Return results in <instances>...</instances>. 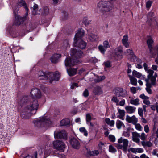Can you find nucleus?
I'll return each instance as SVG.
<instances>
[{"label":"nucleus","mask_w":158,"mask_h":158,"mask_svg":"<svg viewBox=\"0 0 158 158\" xmlns=\"http://www.w3.org/2000/svg\"><path fill=\"white\" fill-rule=\"evenodd\" d=\"M129 151H131L133 153H136V148H131L129 149Z\"/></svg>","instance_id":"63"},{"label":"nucleus","mask_w":158,"mask_h":158,"mask_svg":"<svg viewBox=\"0 0 158 158\" xmlns=\"http://www.w3.org/2000/svg\"><path fill=\"white\" fill-rule=\"evenodd\" d=\"M130 90L132 93L135 94L136 93V88L135 87H132L130 88Z\"/></svg>","instance_id":"64"},{"label":"nucleus","mask_w":158,"mask_h":158,"mask_svg":"<svg viewBox=\"0 0 158 158\" xmlns=\"http://www.w3.org/2000/svg\"><path fill=\"white\" fill-rule=\"evenodd\" d=\"M152 3V2L151 1H148L146 3V7L147 8H149L151 6Z\"/></svg>","instance_id":"57"},{"label":"nucleus","mask_w":158,"mask_h":158,"mask_svg":"<svg viewBox=\"0 0 158 158\" xmlns=\"http://www.w3.org/2000/svg\"><path fill=\"white\" fill-rule=\"evenodd\" d=\"M78 63L77 60L72 59L70 57H67L65 60V64L66 66H71L77 64Z\"/></svg>","instance_id":"13"},{"label":"nucleus","mask_w":158,"mask_h":158,"mask_svg":"<svg viewBox=\"0 0 158 158\" xmlns=\"http://www.w3.org/2000/svg\"><path fill=\"white\" fill-rule=\"evenodd\" d=\"M93 92L96 95H100L103 92L102 87L99 86H96L94 88Z\"/></svg>","instance_id":"25"},{"label":"nucleus","mask_w":158,"mask_h":158,"mask_svg":"<svg viewBox=\"0 0 158 158\" xmlns=\"http://www.w3.org/2000/svg\"><path fill=\"white\" fill-rule=\"evenodd\" d=\"M132 134L133 141L137 143H139L140 141V134L136 132H132Z\"/></svg>","instance_id":"20"},{"label":"nucleus","mask_w":158,"mask_h":158,"mask_svg":"<svg viewBox=\"0 0 158 158\" xmlns=\"http://www.w3.org/2000/svg\"><path fill=\"white\" fill-rule=\"evenodd\" d=\"M126 52L127 53H128L130 55L133 56L134 55V53L132 50L130 49H127L126 50Z\"/></svg>","instance_id":"61"},{"label":"nucleus","mask_w":158,"mask_h":158,"mask_svg":"<svg viewBox=\"0 0 158 158\" xmlns=\"http://www.w3.org/2000/svg\"><path fill=\"white\" fill-rule=\"evenodd\" d=\"M79 130L81 132L83 133L85 136H87L88 133L85 128L81 127L79 129Z\"/></svg>","instance_id":"46"},{"label":"nucleus","mask_w":158,"mask_h":158,"mask_svg":"<svg viewBox=\"0 0 158 158\" xmlns=\"http://www.w3.org/2000/svg\"><path fill=\"white\" fill-rule=\"evenodd\" d=\"M118 112L119 114V118L121 119H123L125 114V112L124 110H121L119 109H118Z\"/></svg>","instance_id":"38"},{"label":"nucleus","mask_w":158,"mask_h":158,"mask_svg":"<svg viewBox=\"0 0 158 158\" xmlns=\"http://www.w3.org/2000/svg\"><path fill=\"white\" fill-rule=\"evenodd\" d=\"M83 23L85 25L87 26L90 24V21L88 20L87 17H85L84 18Z\"/></svg>","instance_id":"44"},{"label":"nucleus","mask_w":158,"mask_h":158,"mask_svg":"<svg viewBox=\"0 0 158 158\" xmlns=\"http://www.w3.org/2000/svg\"><path fill=\"white\" fill-rule=\"evenodd\" d=\"M70 55L73 58L76 59L81 58L83 56V53L79 49L72 48L70 50Z\"/></svg>","instance_id":"8"},{"label":"nucleus","mask_w":158,"mask_h":158,"mask_svg":"<svg viewBox=\"0 0 158 158\" xmlns=\"http://www.w3.org/2000/svg\"><path fill=\"white\" fill-rule=\"evenodd\" d=\"M148 40L147 41V43L148 45V47H152V44L153 43L154 41L152 38L150 36H148Z\"/></svg>","instance_id":"34"},{"label":"nucleus","mask_w":158,"mask_h":158,"mask_svg":"<svg viewBox=\"0 0 158 158\" xmlns=\"http://www.w3.org/2000/svg\"><path fill=\"white\" fill-rule=\"evenodd\" d=\"M63 44V46H64V48H66L67 47H69V41L67 40H65L64 41Z\"/></svg>","instance_id":"52"},{"label":"nucleus","mask_w":158,"mask_h":158,"mask_svg":"<svg viewBox=\"0 0 158 158\" xmlns=\"http://www.w3.org/2000/svg\"><path fill=\"white\" fill-rule=\"evenodd\" d=\"M27 15L26 14V16L23 17L20 16L19 15H16L14 23V24L16 26H19L23 23L26 20Z\"/></svg>","instance_id":"12"},{"label":"nucleus","mask_w":158,"mask_h":158,"mask_svg":"<svg viewBox=\"0 0 158 158\" xmlns=\"http://www.w3.org/2000/svg\"><path fill=\"white\" fill-rule=\"evenodd\" d=\"M138 113L139 114L141 117H143V110L142 108H139L138 109Z\"/></svg>","instance_id":"58"},{"label":"nucleus","mask_w":158,"mask_h":158,"mask_svg":"<svg viewBox=\"0 0 158 158\" xmlns=\"http://www.w3.org/2000/svg\"><path fill=\"white\" fill-rule=\"evenodd\" d=\"M115 95L117 97H125L126 94V91L123 90L121 88H117L115 90Z\"/></svg>","instance_id":"14"},{"label":"nucleus","mask_w":158,"mask_h":158,"mask_svg":"<svg viewBox=\"0 0 158 158\" xmlns=\"http://www.w3.org/2000/svg\"><path fill=\"white\" fill-rule=\"evenodd\" d=\"M123 136L126 137H129L130 135V131H124L123 134Z\"/></svg>","instance_id":"56"},{"label":"nucleus","mask_w":158,"mask_h":158,"mask_svg":"<svg viewBox=\"0 0 158 158\" xmlns=\"http://www.w3.org/2000/svg\"><path fill=\"white\" fill-rule=\"evenodd\" d=\"M54 136L55 138L59 139H66L67 137L66 133L64 130H56L54 132Z\"/></svg>","instance_id":"9"},{"label":"nucleus","mask_w":158,"mask_h":158,"mask_svg":"<svg viewBox=\"0 0 158 158\" xmlns=\"http://www.w3.org/2000/svg\"><path fill=\"white\" fill-rule=\"evenodd\" d=\"M98 7L102 11L108 12L112 9L113 5L110 2L107 1H101L98 4Z\"/></svg>","instance_id":"4"},{"label":"nucleus","mask_w":158,"mask_h":158,"mask_svg":"<svg viewBox=\"0 0 158 158\" xmlns=\"http://www.w3.org/2000/svg\"><path fill=\"white\" fill-rule=\"evenodd\" d=\"M92 117L90 115V114H86V121L87 124L89 123V122L91 120Z\"/></svg>","instance_id":"50"},{"label":"nucleus","mask_w":158,"mask_h":158,"mask_svg":"<svg viewBox=\"0 0 158 158\" xmlns=\"http://www.w3.org/2000/svg\"><path fill=\"white\" fill-rule=\"evenodd\" d=\"M34 125L37 127L48 126L51 123L50 120L47 117L40 118L34 121Z\"/></svg>","instance_id":"2"},{"label":"nucleus","mask_w":158,"mask_h":158,"mask_svg":"<svg viewBox=\"0 0 158 158\" xmlns=\"http://www.w3.org/2000/svg\"><path fill=\"white\" fill-rule=\"evenodd\" d=\"M88 153L91 156H97L99 152L98 150H94L89 151Z\"/></svg>","instance_id":"37"},{"label":"nucleus","mask_w":158,"mask_h":158,"mask_svg":"<svg viewBox=\"0 0 158 158\" xmlns=\"http://www.w3.org/2000/svg\"><path fill=\"white\" fill-rule=\"evenodd\" d=\"M154 16L153 13L152 12H149L148 15V20L149 21H152V24H155V22L156 23V25H157V22L156 21H155L153 20L152 19V18Z\"/></svg>","instance_id":"29"},{"label":"nucleus","mask_w":158,"mask_h":158,"mask_svg":"<svg viewBox=\"0 0 158 158\" xmlns=\"http://www.w3.org/2000/svg\"><path fill=\"white\" fill-rule=\"evenodd\" d=\"M139 100L138 98L134 99L131 98L130 100V103L132 105L137 106L139 104Z\"/></svg>","instance_id":"33"},{"label":"nucleus","mask_w":158,"mask_h":158,"mask_svg":"<svg viewBox=\"0 0 158 158\" xmlns=\"http://www.w3.org/2000/svg\"><path fill=\"white\" fill-rule=\"evenodd\" d=\"M49 10L47 6H44L40 9V12L39 13H41L43 15H46L49 13Z\"/></svg>","instance_id":"24"},{"label":"nucleus","mask_w":158,"mask_h":158,"mask_svg":"<svg viewBox=\"0 0 158 158\" xmlns=\"http://www.w3.org/2000/svg\"><path fill=\"white\" fill-rule=\"evenodd\" d=\"M130 81L132 85H135L137 84V80L134 77H131Z\"/></svg>","instance_id":"43"},{"label":"nucleus","mask_w":158,"mask_h":158,"mask_svg":"<svg viewBox=\"0 0 158 158\" xmlns=\"http://www.w3.org/2000/svg\"><path fill=\"white\" fill-rule=\"evenodd\" d=\"M104 48L106 49L110 47V44L109 42L106 40L103 43V45Z\"/></svg>","instance_id":"48"},{"label":"nucleus","mask_w":158,"mask_h":158,"mask_svg":"<svg viewBox=\"0 0 158 158\" xmlns=\"http://www.w3.org/2000/svg\"><path fill=\"white\" fill-rule=\"evenodd\" d=\"M122 41L123 45L126 48L129 47V43L128 42V36L127 35H125L123 37Z\"/></svg>","instance_id":"22"},{"label":"nucleus","mask_w":158,"mask_h":158,"mask_svg":"<svg viewBox=\"0 0 158 158\" xmlns=\"http://www.w3.org/2000/svg\"><path fill=\"white\" fill-rule=\"evenodd\" d=\"M83 95L85 97H87L89 96V93L87 89H85L83 93Z\"/></svg>","instance_id":"59"},{"label":"nucleus","mask_w":158,"mask_h":158,"mask_svg":"<svg viewBox=\"0 0 158 158\" xmlns=\"http://www.w3.org/2000/svg\"><path fill=\"white\" fill-rule=\"evenodd\" d=\"M53 147L55 149L64 152L65 147V144L62 141L56 140L53 142Z\"/></svg>","instance_id":"6"},{"label":"nucleus","mask_w":158,"mask_h":158,"mask_svg":"<svg viewBox=\"0 0 158 158\" xmlns=\"http://www.w3.org/2000/svg\"><path fill=\"white\" fill-rule=\"evenodd\" d=\"M125 103V100L124 99H123L122 100L119 102H118V104L117 105L118 106L119 105L121 106H123Z\"/></svg>","instance_id":"55"},{"label":"nucleus","mask_w":158,"mask_h":158,"mask_svg":"<svg viewBox=\"0 0 158 158\" xmlns=\"http://www.w3.org/2000/svg\"><path fill=\"white\" fill-rule=\"evenodd\" d=\"M140 137L141 140H142L143 141H144V140H145L147 138V136L144 133H142Z\"/></svg>","instance_id":"54"},{"label":"nucleus","mask_w":158,"mask_h":158,"mask_svg":"<svg viewBox=\"0 0 158 158\" xmlns=\"http://www.w3.org/2000/svg\"><path fill=\"white\" fill-rule=\"evenodd\" d=\"M51 150L50 148H47L45 149L44 151V158H46L47 156H48L51 153Z\"/></svg>","instance_id":"41"},{"label":"nucleus","mask_w":158,"mask_h":158,"mask_svg":"<svg viewBox=\"0 0 158 158\" xmlns=\"http://www.w3.org/2000/svg\"><path fill=\"white\" fill-rule=\"evenodd\" d=\"M70 123V121L68 118L63 119L60 122V126H66L68 125Z\"/></svg>","instance_id":"35"},{"label":"nucleus","mask_w":158,"mask_h":158,"mask_svg":"<svg viewBox=\"0 0 158 158\" xmlns=\"http://www.w3.org/2000/svg\"><path fill=\"white\" fill-rule=\"evenodd\" d=\"M116 125L117 128L118 129H120L122 126L124 127V125L122 122L119 120L117 121Z\"/></svg>","instance_id":"40"},{"label":"nucleus","mask_w":158,"mask_h":158,"mask_svg":"<svg viewBox=\"0 0 158 158\" xmlns=\"http://www.w3.org/2000/svg\"><path fill=\"white\" fill-rule=\"evenodd\" d=\"M19 103L21 105L27 104L20 113L21 118L24 119H28L31 116L32 114L31 112L35 110L36 112L39 106L36 99L34 98L29 99L27 97L22 98L19 102Z\"/></svg>","instance_id":"1"},{"label":"nucleus","mask_w":158,"mask_h":158,"mask_svg":"<svg viewBox=\"0 0 158 158\" xmlns=\"http://www.w3.org/2000/svg\"><path fill=\"white\" fill-rule=\"evenodd\" d=\"M61 57V55L59 54H55L53 55L50 58L51 62L54 64L58 62V60Z\"/></svg>","instance_id":"21"},{"label":"nucleus","mask_w":158,"mask_h":158,"mask_svg":"<svg viewBox=\"0 0 158 158\" xmlns=\"http://www.w3.org/2000/svg\"><path fill=\"white\" fill-rule=\"evenodd\" d=\"M132 74L134 76L138 78L142 76L141 73L135 70L133 71Z\"/></svg>","instance_id":"39"},{"label":"nucleus","mask_w":158,"mask_h":158,"mask_svg":"<svg viewBox=\"0 0 158 158\" xmlns=\"http://www.w3.org/2000/svg\"><path fill=\"white\" fill-rule=\"evenodd\" d=\"M47 73H44L41 71H40L37 74L36 77L40 80H46L48 79V77L47 76Z\"/></svg>","instance_id":"19"},{"label":"nucleus","mask_w":158,"mask_h":158,"mask_svg":"<svg viewBox=\"0 0 158 158\" xmlns=\"http://www.w3.org/2000/svg\"><path fill=\"white\" fill-rule=\"evenodd\" d=\"M98 48L101 52L103 54H104L105 51L107 49L106 48H104V47L102 45H101L98 46Z\"/></svg>","instance_id":"42"},{"label":"nucleus","mask_w":158,"mask_h":158,"mask_svg":"<svg viewBox=\"0 0 158 158\" xmlns=\"http://www.w3.org/2000/svg\"><path fill=\"white\" fill-rule=\"evenodd\" d=\"M85 33L84 31L82 29L79 28L75 35L74 40L78 39H80V38L84 36Z\"/></svg>","instance_id":"17"},{"label":"nucleus","mask_w":158,"mask_h":158,"mask_svg":"<svg viewBox=\"0 0 158 158\" xmlns=\"http://www.w3.org/2000/svg\"><path fill=\"white\" fill-rule=\"evenodd\" d=\"M105 78V77L104 76H102L98 77L95 80V81L97 82H100L102 80H104Z\"/></svg>","instance_id":"45"},{"label":"nucleus","mask_w":158,"mask_h":158,"mask_svg":"<svg viewBox=\"0 0 158 158\" xmlns=\"http://www.w3.org/2000/svg\"><path fill=\"white\" fill-rule=\"evenodd\" d=\"M145 81L146 82V90L147 92L149 94H151L152 93V91L150 88L151 87V85H153L151 83V81L148 78H146L145 79Z\"/></svg>","instance_id":"16"},{"label":"nucleus","mask_w":158,"mask_h":158,"mask_svg":"<svg viewBox=\"0 0 158 158\" xmlns=\"http://www.w3.org/2000/svg\"><path fill=\"white\" fill-rule=\"evenodd\" d=\"M73 46L81 49H85L86 45V43L81 39H74Z\"/></svg>","instance_id":"10"},{"label":"nucleus","mask_w":158,"mask_h":158,"mask_svg":"<svg viewBox=\"0 0 158 158\" xmlns=\"http://www.w3.org/2000/svg\"><path fill=\"white\" fill-rule=\"evenodd\" d=\"M69 142L72 147L74 149H79L81 145L79 141L76 138L73 137L69 138Z\"/></svg>","instance_id":"11"},{"label":"nucleus","mask_w":158,"mask_h":158,"mask_svg":"<svg viewBox=\"0 0 158 158\" xmlns=\"http://www.w3.org/2000/svg\"><path fill=\"white\" fill-rule=\"evenodd\" d=\"M143 67L145 70L148 74L147 75V78L150 80L152 85L155 84L156 82V78L157 76V74L155 73L154 75V71L151 69H148V65L146 63L143 64Z\"/></svg>","instance_id":"3"},{"label":"nucleus","mask_w":158,"mask_h":158,"mask_svg":"<svg viewBox=\"0 0 158 158\" xmlns=\"http://www.w3.org/2000/svg\"><path fill=\"white\" fill-rule=\"evenodd\" d=\"M142 145L144 147H151L153 145V144L150 141H142L141 142Z\"/></svg>","instance_id":"31"},{"label":"nucleus","mask_w":158,"mask_h":158,"mask_svg":"<svg viewBox=\"0 0 158 158\" xmlns=\"http://www.w3.org/2000/svg\"><path fill=\"white\" fill-rule=\"evenodd\" d=\"M48 79H49L50 82L52 83L53 81H58L60 77V73L57 71L55 73L50 72L47 74Z\"/></svg>","instance_id":"7"},{"label":"nucleus","mask_w":158,"mask_h":158,"mask_svg":"<svg viewBox=\"0 0 158 158\" xmlns=\"http://www.w3.org/2000/svg\"><path fill=\"white\" fill-rule=\"evenodd\" d=\"M126 120L129 123H132L133 124H135L138 122L137 118L134 115L130 117L129 115H127Z\"/></svg>","instance_id":"18"},{"label":"nucleus","mask_w":158,"mask_h":158,"mask_svg":"<svg viewBox=\"0 0 158 158\" xmlns=\"http://www.w3.org/2000/svg\"><path fill=\"white\" fill-rule=\"evenodd\" d=\"M67 71L69 76H72L75 75L77 72V69H75L70 68L67 69Z\"/></svg>","instance_id":"32"},{"label":"nucleus","mask_w":158,"mask_h":158,"mask_svg":"<svg viewBox=\"0 0 158 158\" xmlns=\"http://www.w3.org/2000/svg\"><path fill=\"white\" fill-rule=\"evenodd\" d=\"M140 97L143 100H146V99H148L149 97L145 96L144 94H141L140 95Z\"/></svg>","instance_id":"60"},{"label":"nucleus","mask_w":158,"mask_h":158,"mask_svg":"<svg viewBox=\"0 0 158 158\" xmlns=\"http://www.w3.org/2000/svg\"><path fill=\"white\" fill-rule=\"evenodd\" d=\"M88 35H89V38L90 40L92 41H95L98 39V36L95 34L91 32L90 30H89L88 31Z\"/></svg>","instance_id":"23"},{"label":"nucleus","mask_w":158,"mask_h":158,"mask_svg":"<svg viewBox=\"0 0 158 158\" xmlns=\"http://www.w3.org/2000/svg\"><path fill=\"white\" fill-rule=\"evenodd\" d=\"M31 94L33 98H39L41 96L40 90L37 88L32 89L31 91Z\"/></svg>","instance_id":"15"},{"label":"nucleus","mask_w":158,"mask_h":158,"mask_svg":"<svg viewBox=\"0 0 158 158\" xmlns=\"http://www.w3.org/2000/svg\"><path fill=\"white\" fill-rule=\"evenodd\" d=\"M135 125V128L136 130L139 131H141L142 129V127L141 126L139 123H137L134 124Z\"/></svg>","instance_id":"49"},{"label":"nucleus","mask_w":158,"mask_h":158,"mask_svg":"<svg viewBox=\"0 0 158 158\" xmlns=\"http://www.w3.org/2000/svg\"><path fill=\"white\" fill-rule=\"evenodd\" d=\"M109 152H115L116 151V149L111 145H109Z\"/></svg>","instance_id":"51"},{"label":"nucleus","mask_w":158,"mask_h":158,"mask_svg":"<svg viewBox=\"0 0 158 158\" xmlns=\"http://www.w3.org/2000/svg\"><path fill=\"white\" fill-rule=\"evenodd\" d=\"M18 5L20 6H23V7L25 8L26 10V14L27 15L29 9L27 6L25 2L22 0H20L18 2Z\"/></svg>","instance_id":"27"},{"label":"nucleus","mask_w":158,"mask_h":158,"mask_svg":"<svg viewBox=\"0 0 158 158\" xmlns=\"http://www.w3.org/2000/svg\"><path fill=\"white\" fill-rule=\"evenodd\" d=\"M123 53L122 48L119 47L116 50V55L119 58L123 57Z\"/></svg>","instance_id":"28"},{"label":"nucleus","mask_w":158,"mask_h":158,"mask_svg":"<svg viewBox=\"0 0 158 158\" xmlns=\"http://www.w3.org/2000/svg\"><path fill=\"white\" fill-rule=\"evenodd\" d=\"M117 97L116 96H114L111 99V101L114 102L116 103V105L118 104V102H119V100L117 98Z\"/></svg>","instance_id":"47"},{"label":"nucleus","mask_w":158,"mask_h":158,"mask_svg":"<svg viewBox=\"0 0 158 158\" xmlns=\"http://www.w3.org/2000/svg\"><path fill=\"white\" fill-rule=\"evenodd\" d=\"M38 6L36 4H35L33 6V7L32 8V14L34 15L37 14H40V10L39 11L38 10Z\"/></svg>","instance_id":"30"},{"label":"nucleus","mask_w":158,"mask_h":158,"mask_svg":"<svg viewBox=\"0 0 158 158\" xmlns=\"http://www.w3.org/2000/svg\"><path fill=\"white\" fill-rule=\"evenodd\" d=\"M109 139L110 141L114 142L115 141V136L111 135H110L109 136Z\"/></svg>","instance_id":"53"},{"label":"nucleus","mask_w":158,"mask_h":158,"mask_svg":"<svg viewBox=\"0 0 158 158\" xmlns=\"http://www.w3.org/2000/svg\"><path fill=\"white\" fill-rule=\"evenodd\" d=\"M105 122L106 123L111 127H113L114 124V121L112 120H110V118H106L105 120Z\"/></svg>","instance_id":"36"},{"label":"nucleus","mask_w":158,"mask_h":158,"mask_svg":"<svg viewBox=\"0 0 158 158\" xmlns=\"http://www.w3.org/2000/svg\"><path fill=\"white\" fill-rule=\"evenodd\" d=\"M125 109L127 113L129 114L134 113L135 111L136 108L131 106H126Z\"/></svg>","instance_id":"26"},{"label":"nucleus","mask_w":158,"mask_h":158,"mask_svg":"<svg viewBox=\"0 0 158 158\" xmlns=\"http://www.w3.org/2000/svg\"><path fill=\"white\" fill-rule=\"evenodd\" d=\"M144 131L146 133H148L149 132V129L148 125H146L144 126Z\"/></svg>","instance_id":"62"},{"label":"nucleus","mask_w":158,"mask_h":158,"mask_svg":"<svg viewBox=\"0 0 158 158\" xmlns=\"http://www.w3.org/2000/svg\"><path fill=\"white\" fill-rule=\"evenodd\" d=\"M118 143L116 144L115 146L117 148L122 149L124 152L127 150L129 141L127 139H123L121 137L118 141Z\"/></svg>","instance_id":"5"}]
</instances>
